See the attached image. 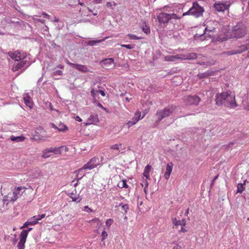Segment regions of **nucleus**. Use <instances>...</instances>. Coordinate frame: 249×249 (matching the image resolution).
<instances>
[{
	"instance_id": "obj_1",
	"label": "nucleus",
	"mask_w": 249,
	"mask_h": 249,
	"mask_svg": "<svg viewBox=\"0 0 249 249\" xmlns=\"http://www.w3.org/2000/svg\"><path fill=\"white\" fill-rule=\"evenodd\" d=\"M215 101L216 105L219 106H224L231 108H234L237 106L235 96L230 91L217 93L215 95Z\"/></svg>"
},
{
	"instance_id": "obj_2",
	"label": "nucleus",
	"mask_w": 249,
	"mask_h": 249,
	"mask_svg": "<svg viewBox=\"0 0 249 249\" xmlns=\"http://www.w3.org/2000/svg\"><path fill=\"white\" fill-rule=\"evenodd\" d=\"M176 108V106L172 105L162 109H158L155 114L156 123L159 124L163 119L169 117Z\"/></svg>"
},
{
	"instance_id": "obj_3",
	"label": "nucleus",
	"mask_w": 249,
	"mask_h": 249,
	"mask_svg": "<svg viewBox=\"0 0 249 249\" xmlns=\"http://www.w3.org/2000/svg\"><path fill=\"white\" fill-rule=\"evenodd\" d=\"M246 34L247 28L246 26L242 23H239L233 27L229 38H241L244 36Z\"/></svg>"
},
{
	"instance_id": "obj_4",
	"label": "nucleus",
	"mask_w": 249,
	"mask_h": 249,
	"mask_svg": "<svg viewBox=\"0 0 249 249\" xmlns=\"http://www.w3.org/2000/svg\"><path fill=\"white\" fill-rule=\"evenodd\" d=\"M159 22L161 24L167 23L170 19H177L178 18V16L176 14H168L164 12H161L159 14L157 17Z\"/></svg>"
},
{
	"instance_id": "obj_5",
	"label": "nucleus",
	"mask_w": 249,
	"mask_h": 249,
	"mask_svg": "<svg viewBox=\"0 0 249 249\" xmlns=\"http://www.w3.org/2000/svg\"><path fill=\"white\" fill-rule=\"evenodd\" d=\"M183 102L187 106H197L201 101V98L196 95H189L184 97Z\"/></svg>"
},
{
	"instance_id": "obj_6",
	"label": "nucleus",
	"mask_w": 249,
	"mask_h": 249,
	"mask_svg": "<svg viewBox=\"0 0 249 249\" xmlns=\"http://www.w3.org/2000/svg\"><path fill=\"white\" fill-rule=\"evenodd\" d=\"M99 158L93 157L87 163L85 164L83 167L77 170L76 172L79 174L80 172L83 171L84 170H91L96 167L99 164Z\"/></svg>"
},
{
	"instance_id": "obj_7",
	"label": "nucleus",
	"mask_w": 249,
	"mask_h": 249,
	"mask_svg": "<svg viewBox=\"0 0 249 249\" xmlns=\"http://www.w3.org/2000/svg\"><path fill=\"white\" fill-rule=\"evenodd\" d=\"M204 11L203 9L197 3H194L192 7L189 10L183 14V15H191L198 17L201 15Z\"/></svg>"
},
{
	"instance_id": "obj_8",
	"label": "nucleus",
	"mask_w": 249,
	"mask_h": 249,
	"mask_svg": "<svg viewBox=\"0 0 249 249\" xmlns=\"http://www.w3.org/2000/svg\"><path fill=\"white\" fill-rule=\"evenodd\" d=\"M6 54L15 62L24 59L26 57V54L25 53L18 50L10 51L7 53Z\"/></svg>"
},
{
	"instance_id": "obj_9",
	"label": "nucleus",
	"mask_w": 249,
	"mask_h": 249,
	"mask_svg": "<svg viewBox=\"0 0 249 249\" xmlns=\"http://www.w3.org/2000/svg\"><path fill=\"white\" fill-rule=\"evenodd\" d=\"M29 63L24 59H22L18 61H16L14 63L12 71L14 72L18 71L23 69V70L26 69L29 66Z\"/></svg>"
},
{
	"instance_id": "obj_10",
	"label": "nucleus",
	"mask_w": 249,
	"mask_h": 249,
	"mask_svg": "<svg viewBox=\"0 0 249 249\" xmlns=\"http://www.w3.org/2000/svg\"><path fill=\"white\" fill-rule=\"evenodd\" d=\"M63 148L64 146H60L58 147L47 148L43 151L42 157L43 158H49L52 155V153L55 154H60L61 153V149Z\"/></svg>"
},
{
	"instance_id": "obj_11",
	"label": "nucleus",
	"mask_w": 249,
	"mask_h": 249,
	"mask_svg": "<svg viewBox=\"0 0 249 249\" xmlns=\"http://www.w3.org/2000/svg\"><path fill=\"white\" fill-rule=\"evenodd\" d=\"M231 3L230 1L218 2L214 4V8L218 12H224L228 10Z\"/></svg>"
},
{
	"instance_id": "obj_12",
	"label": "nucleus",
	"mask_w": 249,
	"mask_h": 249,
	"mask_svg": "<svg viewBox=\"0 0 249 249\" xmlns=\"http://www.w3.org/2000/svg\"><path fill=\"white\" fill-rule=\"evenodd\" d=\"M27 237V231H22L20 234V241L18 244V249H24L25 243Z\"/></svg>"
},
{
	"instance_id": "obj_13",
	"label": "nucleus",
	"mask_w": 249,
	"mask_h": 249,
	"mask_svg": "<svg viewBox=\"0 0 249 249\" xmlns=\"http://www.w3.org/2000/svg\"><path fill=\"white\" fill-rule=\"evenodd\" d=\"M141 112L139 111L136 112L132 120L128 121L126 124L128 128L135 125L141 119H142L144 117V116H143L142 118H141Z\"/></svg>"
},
{
	"instance_id": "obj_14",
	"label": "nucleus",
	"mask_w": 249,
	"mask_h": 249,
	"mask_svg": "<svg viewBox=\"0 0 249 249\" xmlns=\"http://www.w3.org/2000/svg\"><path fill=\"white\" fill-rule=\"evenodd\" d=\"M67 63L71 67L76 69L78 71L82 72H88L90 71L89 70L88 67L83 65L79 64H74L68 61Z\"/></svg>"
},
{
	"instance_id": "obj_15",
	"label": "nucleus",
	"mask_w": 249,
	"mask_h": 249,
	"mask_svg": "<svg viewBox=\"0 0 249 249\" xmlns=\"http://www.w3.org/2000/svg\"><path fill=\"white\" fill-rule=\"evenodd\" d=\"M248 49V48L246 45H243L239 47H238L237 48H236L235 50L228 52L227 53H226V54L229 55H230L240 53L247 51Z\"/></svg>"
},
{
	"instance_id": "obj_16",
	"label": "nucleus",
	"mask_w": 249,
	"mask_h": 249,
	"mask_svg": "<svg viewBox=\"0 0 249 249\" xmlns=\"http://www.w3.org/2000/svg\"><path fill=\"white\" fill-rule=\"evenodd\" d=\"M23 100L26 106L30 109L32 108L34 103L32 98L28 93H24L23 95Z\"/></svg>"
},
{
	"instance_id": "obj_17",
	"label": "nucleus",
	"mask_w": 249,
	"mask_h": 249,
	"mask_svg": "<svg viewBox=\"0 0 249 249\" xmlns=\"http://www.w3.org/2000/svg\"><path fill=\"white\" fill-rule=\"evenodd\" d=\"M99 122V119L97 115H91L85 123V125H89L91 124H97Z\"/></svg>"
},
{
	"instance_id": "obj_18",
	"label": "nucleus",
	"mask_w": 249,
	"mask_h": 249,
	"mask_svg": "<svg viewBox=\"0 0 249 249\" xmlns=\"http://www.w3.org/2000/svg\"><path fill=\"white\" fill-rule=\"evenodd\" d=\"M101 63L104 68L109 69L114 67V59L112 58L105 59L101 62Z\"/></svg>"
},
{
	"instance_id": "obj_19",
	"label": "nucleus",
	"mask_w": 249,
	"mask_h": 249,
	"mask_svg": "<svg viewBox=\"0 0 249 249\" xmlns=\"http://www.w3.org/2000/svg\"><path fill=\"white\" fill-rule=\"evenodd\" d=\"M16 200V197L15 196L13 191L4 196L3 199L4 203L7 204L10 202H14Z\"/></svg>"
},
{
	"instance_id": "obj_20",
	"label": "nucleus",
	"mask_w": 249,
	"mask_h": 249,
	"mask_svg": "<svg viewBox=\"0 0 249 249\" xmlns=\"http://www.w3.org/2000/svg\"><path fill=\"white\" fill-rule=\"evenodd\" d=\"M173 166L174 164L172 162H169L166 165V171L164 175V177L166 180H168L170 177Z\"/></svg>"
},
{
	"instance_id": "obj_21",
	"label": "nucleus",
	"mask_w": 249,
	"mask_h": 249,
	"mask_svg": "<svg viewBox=\"0 0 249 249\" xmlns=\"http://www.w3.org/2000/svg\"><path fill=\"white\" fill-rule=\"evenodd\" d=\"M173 228H178L179 226L184 227L186 224V220L182 219L181 220H178L176 218L172 219Z\"/></svg>"
},
{
	"instance_id": "obj_22",
	"label": "nucleus",
	"mask_w": 249,
	"mask_h": 249,
	"mask_svg": "<svg viewBox=\"0 0 249 249\" xmlns=\"http://www.w3.org/2000/svg\"><path fill=\"white\" fill-rule=\"evenodd\" d=\"M25 188L24 187H15L13 190L15 196L17 199L19 196H20L23 192H25Z\"/></svg>"
},
{
	"instance_id": "obj_23",
	"label": "nucleus",
	"mask_w": 249,
	"mask_h": 249,
	"mask_svg": "<svg viewBox=\"0 0 249 249\" xmlns=\"http://www.w3.org/2000/svg\"><path fill=\"white\" fill-rule=\"evenodd\" d=\"M182 54H177L176 55H167L164 58L166 61H175L176 59H181Z\"/></svg>"
},
{
	"instance_id": "obj_24",
	"label": "nucleus",
	"mask_w": 249,
	"mask_h": 249,
	"mask_svg": "<svg viewBox=\"0 0 249 249\" xmlns=\"http://www.w3.org/2000/svg\"><path fill=\"white\" fill-rule=\"evenodd\" d=\"M52 125L53 128L57 129L60 131H64L68 129V127L65 124L61 123L58 124L57 125L54 124H52Z\"/></svg>"
},
{
	"instance_id": "obj_25",
	"label": "nucleus",
	"mask_w": 249,
	"mask_h": 249,
	"mask_svg": "<svg viewBox=\"0 0 249 249\" xmlns=\"http://www.w3.org/2000/svg\"><path fill=\"white\" fill-rule=\"evenodd\" d=\"M197 57L196 53H191L187 54L186 55L182 54L181 58V60L185 59H194Z\"/></svg>"
},
{
	"instance_id": "obj_26",
	"label": "nucleus",
	"mask_w": 249,
	"mask_h": 249,
	"mask_svg": "<svg viewBox=\"0 0 249 249\" xmlns=\"http://www.w3.org/2000/svg\"><path fill=\"white\" fill-rule=\"evenodd\" d=\"M75 192V193H74V192H72L69 195V196L72 199L73 201H74L76 203L80 202L81 200V197L79 196V195H77L76 194V191L75 189L74 190Z\"/></svg>"
},
{
	"instance_id": "obj_27",
	"label": "nucleus",
	"mask_w": 249,
	"mask_h": 249,
	"mask_svg": "<svg viewBox=\"0 0 249 249\" xmlns=\"http://www.w3.org/2000/svg\"><path fill=\"white\" fill-rule=\"evenodd\" d=\"M89 223H90V225L93 227L98 228H99L102 225L100 220L97 218H93L91 220L89 221Z\"/></svg>"
},
{
	"instance_id": "obj_28",
	"label": "nucleus",
	"mask_w": 249,
	"mask_h": 249,
	"mask_svg": "<svg viewBox=\"0 0 249 249\" xmlns=\"http://www.w3.org/2000/svg\"><path fill=\"white\" fill-rule=\"evenodd\" d=\"M152 166L149 164L147 165L144 170L143 175L146 179H150L149 173L151 171Z\"/></svg>"
},
{
	"instance_id": "obj_29",
	"label": "nucleus",
	"mask_w": 249,
	"mask_h": 249,
	"mask_svg": "<svg viewBox=\"0 0 249 249\" xmlns=\"http://www.w3.org/2000/svg\"><path fill=\"white\" fill-rule=\"evenodd\" d=\"M212 24H216V23H215L214 21H208L207 23V26L205 28V31L208 32H213L214 30L215 29V27H210L209 25H212Z\"/></svg>"
},
{
	"instance_id": "obj_30",
	"label": "nucleus",
	"mask_w": 249,
	"mask_h": 249,
	"mask_svg": "<svg viewBox=\"0 0 249 249\" xmlns=\"http://www.w3.org/2000/svg\"><path fill=\"white\" fill-rule=\"evenodd\" d=\"M37 223V221L36 220H34L32 218L30 221H27L23 225L22 227H21V229L26 228L29 225H34Z\"/></svg>"
},
{
	"instance_id": "obj_31",
	"label": "nucleus",
	"mask_w": 249,
	"mask_h": 249,
	"mask_svg": "<svg viewBox=\"0 0 249 249\" xmlns=\"http://www.w3.org/2000/svg\"><path fill=\"white\" fill-rule=\"evenodd\" d=\"M246 182V180H245L243 184L242 183H238L237 184V192H236L237 194V193L241 194L245 190V188L244 187V186L245 185Z\"/></svg>"
},
{
	"instance_id": "obj_32",
	"label": "nucleus",
	"mask_w": 249,
	"mask_h": 249,
	"mask_svg": "<svg viewBox=\"0 0 249 249\" xmlns=\"http://www.w3.org/2000/svg\"><path fill=\"white\" fill-rule=\"evenodd\" d=\"M10 139L13 142H23L25 139V138L24 136H17L15 137L14 136H12L10 137Z\"/></svg>"
},
{
	"instance_id": "obj_33",
	"label": "nucleus",
	"mask_w": 249,
	"mask_h": 249,
	"mask_svg": "<svg viewBox=\"0 0 249 249\" xmlns=\"http://www.w3.org/2000/svg\"><path fill=\"white\" fill-rule=\"evenodd\" d=\"M127 36H128L129 39L130 40H139L142 38L141 37L137 36L135 35L131 34H127Z\"/></svg>"
},
{
	"instance_id": "obj_34",
	"label": "nucleus",
	"mask_w": 249,
	"mask_h": 249,
	"mask_svg": "<svg viewBox=\"0 0 249 249\" xmlns=\"http://www.w3.org/2000/svg\"><path fill=\"white\" fill-rule=\"evenodd\" d=\"M118 186L121 188H127L128 187V185L127 184L126 181L125 180H123L122 182L119 183Z\"/></svg>"
},
{
	"instance_id": "obj_35",
	"label": "nucleus",
	"mask_w": 249,
	"mask_h": 249,
	"mask_svg": "<svg viewBox=\"0 0 249 249\" xmlns=\"http://www.w3.org/2000/svg\"><path fill=\"white\" fill-rule=\"evenodd\" d=\"M45 215H46L45 214H40V215H35V216H34L32 217V218L34 220H36L38 222V220H40L42 219V218H43L45 216Z\"/></svg>"
},
{
	"instance_id": "obj_36",
	"label": "nucleus",
	"mask_w": 249,
	"mask_h": 249,
	"mask_svg": "<svg viewBox=\"0 0 249 249\" xmlns=\"http://www.w3.org/2000/svg\"><path fill=\"white\" fill-rule=\"evenodd\" d=\"M108 38L107 37H106L104 39H102V40H97V41H95V40H91V41H89V45H95V44H96L97 43H100L103 41H104L105 39Z\"/></svg>"
},
{
	"instance_id": "obj_37",
	"label": "nucleus",
	"mask_w": 249,
	"mask_h": 249,
	"mask_svg": "<svg viewBox=\"0 0 249 249\" xmlns=\"http://www.w3.org/2000/svg\"><path fill=\"white\" fill-rule=\"evenodd\" d=\"M121 47L125 48L127 49H132L134 48L135 45L134 44H122L121 45Z\"/></svg>"
},
{
	"instance_id": "obj_38",
	"label": "nucleus",
	"mask_w": 249,
	"mask_h": 249,
	"mask_svg": "<svg viewBox=\"0 0 249 249\" xmlns=\"http://www.w3.org/2000/svg\"><path fill=\"white\" fill-rule=\"evenodd\" d=\"M214 62H202V63H199V64L201 65H203L205 67H208L212 65H213L214 64Z\"/></svg>"
},
{
	"instance_id": "obj_39",
	"label": "nucleus",
	"mask_w": 249,
	"mask_h": 249,
	"mask_svg": "<svg viewBox=\"0 0 249 249\" xmlns=\"http://www.w3.org/2000/svg\"><path fill=\"white\" fill-rule=\"evenodd\" d=\"M142 31L145 33L147 35L149 34L150 33V28L149 27L147 26V25H145L144 26H143L142 28Z\"/></svg>"
},
{
	"instance_id": "obj_40",
	"label": "nucleus",
	"mask_w": 249,
	"mask_h": 249,
	"mask_svg": "<svg viewBox=\"0 0 249 249\" xmlns=\"http://www.w3.org/2000/svg\"><path fill=\"white\" fill-rule=\"evenodd\" d=\"M122 146L121 144H115L114 145H112L110 146V149H113V150H119L120 149V147Z\"/></svg>"
},
{
	"instance_id": "obj_41",
	"label": "nucleus",
	"mask_w": 249,
	"mask_h": 249,
	"mask_svg": "<svg viewBox=\"0 0 249 249\" xmlns=\"http://www.w3.org/2000/svg\"><path fill=\"white\" fill-rule=\"evenodd\" d=\"M113 220L112 219H107L106 221V225L109 228L110 226L112 224Z\"/></svg>"
},
{
	"instance_id": "obj_42",
	"label": "nucleus",
	"mask_w": 249,
	"mask_h": 249,
	"mask_svg": "<svg viewBox=\"0 0 249 249\" xmlns=\"http://www.w3.org/2000/svg\"><path fill=\"white\" fill-rule=\"evenodd\" d=\"M208 76H209V74L207 72L199 73L197 75V76L199 78V79H202V78L206 77Z\"/></svg>"
},
{
	"instance_id": "obj_43",
	"label": "nucleus",
	"mask_w": 249,
	"mask_h": 249,
	"mask_svg": "<svg viewBox=\"0 0 249 249\" xmlns=\"http://www.w3.org/2000/svg\"><path fill=\"white\" fill-rule=\"evenodd\" d=\"M98 93V90L95 89L94 88H92L90 91L91 95L93 98L95 97L96 93Z\"/></svg>"
},
{
	"instance_id": "obj_44",
	"label": "nucleus",
	"mask_w": 249,
	"mask_h": 249,
	"mask_svg": "<svg viewBox=\"0 0 249 249\" xmlns=\"http://www.w3.org/2000/svg\"><path fill=\"white\" fill-rule=\"evenodd\" d=\"M101 236H102L101 240L103 241L107 238V232L105 231H103L102 232Z\"/></svg>"
},
{
	"instance_id": "obj_45",
	"label": "nucleus",
	"mask_w": 249,
	"mask_h": 249,
	"mask_svg": "<svg viewBox=\"0 0 249 249\" xmlns=\"http://www.w3.org/2000/svg\"><path fill=\"white\" fill-rule=\"evenodd\" d=\"M120 206H122V209L125 212H127V210L129 209L128 205L127 204H123L122 203H121L120 204Z\"/></svg>"
},
{
	"instance_id": "obj_46",
	"label": "nucleus",
	"mask_w": 249,
	"mask_h": 249,
	"mask_svg": "<svg viewBox=\"0 0 249 249\" xmlns=\"http://www.w3.org/2000/svg\"><path fill=\"white\" fill-rule=\"evenodd\" d=\"M63 74L62 71L60 70H57L53 72V75H62Z\"/></svg>"
},
{
	"instance_id": "obj_47",
	"label": "nucleus",
	"mask_w": 249,
	"mask_h": 249,
	"mask_svg": "<svg viewBox=\"0 0 249 249\" xmlns=\"http://www.w3.org/2000/svg\"><path fill=\"white\" fill-rule=\"evenodd\" d=\"M84 211L87 213H90L92 212V210L88 206H86L84 207Z\"/></svg>"
},
{
	"instance_id": "obj_48",
	"label": "nucleus",
	"mask_w": 249,
	"mask_h": 249,
	"mask_svg": "<svg viewBox=\"0 0 249 249\" xmlns=\"http://www.w3.org/2000/svg\"><path fill=\"white\" fill-rule=\"evenodd\" d=\"M76 171H76L75 172V173L77 174V177L78 176V175H79V174H80V175H81V177H79V178L78 179V181L80 179H81V178H82V177L85 175V174H84V173H83V171L80 172L79 174H78V173H77V172H76Z\"/></svg>"
},
{
	"instance_id": "obj_49",
	"label": "nucleus",
	"mask_w": 249,
	"mask_h": 249,
	"mask_svg": "<svg viewBox=\"0 0 249 249\" xmlns=\"http://www.w3.org/2000/svg\"><path fill=\"white\" fill-rule=\"evenodd\" d=\"M187 231V230L184 228V227H181L180 230L178 231L179 232H185Z\"/></svg>"
},
{
	"instance_id": "obj_50",
	"label": "nucleus",
	"mask_w": 249,
	"mask_h": 249,
	"mask_svg": "<svg viewBox=\"0 0 249 249\" xmlns=\"http://www.w3.org/2000/svg\"><path fill=\"white\" fill-rule=\"evenodd\" d=\"M98 93H100L102 96L104 97L105 96V95H106L105 92L104 90H98Z\"/></svg>"
},
{
	"instance_id": "obj_51",
	"label": "nucleus",
	"mask_w": 249,
	"mask_h": 249,
	"mask_svg": "<svg viewBox=\"0 0 249 249\" xmlns=\"http://www.w3.org/2000/svg\"><path fill=\"white\" fill-rule=\"evenodd\" d=\"M218 176H219V175H217L216 177H214V178L213 179L212 182V183H211V186H213V185L214 182V181H215V180H216V179H217V178H218Z\"/></svg>"
},
{
	"instance_id": "obj_52",
	"label": "nucleus",
	"mask_w": 249,
	"mask_h": 249,
	"mask_svg": "<svg viewBox=\"0 0 249 249\" xmlns=\"http://www.w3.org/2000/svg\"><path fill=\"white\" fill-rule=\"evenodd\" d=\"M173 249H182V248L180 246H179L178 245H176L173 247Z\"/></svg>"
},
{
	"instance_id": "obj_53",
	"label": "nucleus",
	"mask_w": 249,
	"mask_h": 249,
	"mask_svg": "<svg viewBox=\"0 0 249 249\" xmlns=\"http://www.w3.org/2000/svg\"><path fill=\"white\" fill-rule=\"evenodd\" d=\"M42 15L43 16V17L44 18H50V16L48 14H47V13H43L42 14Z\"/></svg>"
},
{
	"instance_id": "obj_54",
	"label": "nucleus",
	"mask_w": 249,
	"mask_h": 249,
	"mask_svg": "<svg viewBox=\"0 0 249 249\" xmlns=\"http://www.w3.org/2000/svg\"><path fill=\"white\" fill-rule=\"evenodd\" d=\"M75 120L79 122H81L82 121V119L78 116H77L76 117H75Z\"/></svg>"
},
{
	"instance_id": "obj_55",
	"label": "nucleus",
	"mask_w": 249,
	"mask_h": 249,
	"mask_svg": "<svg viewBox=\"0 0 249 249\" xmlns=\"http://www.w3.org/2000/svg\"><path fill=\"white\" fill-rule=\"evenodd\" d=\"M36 130H38V131H39L40 132H44V129L42 127H39L37 128Z\"/></svg>"
},
{
	"instance_id": "obj_56",
	"label": "nucleus",
	"mask_w": 249,
	"mask_h": 249,
	"mask_svg": "<svg viewBox=\"0 0 249 249\" xmlns=\"http://www.w3.org/2000/svg\"><path fill=\"white\" fill-rule=\"evenodd\" d=\"M57 68L60 69H63L64 67L63 65H62L61 64H59L57 66Z\"/></svg>"
},
{
	"instance_id": "obj_57",
	"label": "nucleus",
	"mask_w": 249,
	"mask_h": 249,
	"mask_svg": "<svg viewBox=\"0 0 249 249\" xmlns=\"http://www.w3.org/2000/svg\"><path fill=\"white\" fill-rule=\"evenodd\" d=\"M112 3L111 2H108L107 3V7H111V6H112Z\"/></svg>"
},
{
	"instance_id": "obj_58",
	"label": "nucleus",
	"mask_w": 249,
	"mask_h": 249,
	"mask_svg": "<svg viewBox=\"0 0 249 249\" xmlns=\"http://www.w3.org/2000/svg\"><path fill=\"white\" fill-rule=\"evenodd\" d=\"M189 208H188V209L186 210V212H185V216H187V215H188V213H189Z\"/></svg>"
},
{
	"instance_id": "obj_59",
	"label": "nucleus",
	"mask_w": 249,
	"mask_h": 249,
	"mask_svg": "<svg viewBox=\"0 0 249 249\" xmlns=\"http://www.w3.org/2000/svg\"><path fill=\"white\" fill-rule=\"evenodd\" d=\"M98 106L99 107H100V108H103H103H104V107H103V106H102V105L101 103H99L98 104Z\"/></svg>"
},
{
	"instance_id": "obj_60",
	"label": "nucleus",
	"mask_w": 249,
	"mask_h": 249,
	"mask_svg": "<svg viewBox=\"0 0 249 249\" xmlns=\"http://www.w3.org/2000/svg\"><path fill=\"white\" fill-rule=\"evenodd\" d=\"M102 0H94L96 3H99L102 1Z\"/></svg>"
},
{
	"instance_id": "obj_61",
	"label": "nucleus",
	"mask_w": 249,
	"mask_h": 249,
	"mask_svg": "<svg viewBox=\"0 0 249 249\" xmlns=\"http://www.w3.org/2000/svg\"><path fill=\"white\" fill-rule=\"evenodd\" d=\"M32 228H29L28 230H24L23 231H27V235L28 234V232L29 231H31V230H32Z\"/></svg>"
},
{
	"instance_id": "obj_62",
	"label": "nucleus",
	"mask_w": 249,
	"mask_h": 249,
	"mask_svg": "<svg viewBox=\"0 0 249 249\" xmlns=\"http://www.w3.org/2000/svg\"><path fill=\"white\" fill-rule=\"evenodd\" d=\"M78 3H79V4H80L81 6H84V3L80 2V1H79Z\"/></svg>"
},
{
	"instance_id": "obj_63",
	"label": "nucleus",
	"mask_w": 249,
	"mask_h": 249,
	"mask_svg": "<svg viewBox=\"0 0 249 249\" xmlns=\"http://www.w3.org/2000/svg\"><path fill=\"white\" fill-rule=\"evenodd\" d=\"M39 21L42 23H44V20L42 19H39Z\"/></svg>"
},
{
	"instance_id": "obj_64",
	"label": "nucleus",
	"mask_w": 249,
	"mask_h": 249,
	"mask_svg": "<svg viewBox=\"0 0 249 249\" xmlns=\"http://www.w3.org/2000/svg\"><path fill=\"white\" fill-rule=\"evenodd\" d=\"M125 100H126V101H127V102H129V99H128V97H126V98H125Z\"/></svg>"
}]
</instances>
